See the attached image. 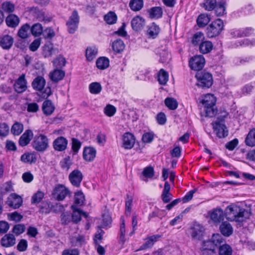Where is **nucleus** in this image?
Wrapping results in <instances>:
<instances>
[{
  "mask_svg": "<svg viewBox=\"0 0 255 255\" xmlns=\"http://www.w3.org/2000/svg\"><path fill=\"white\" fill-rule=\"evenodd\" d=\"M248 215L247 211L235 204L228 206L225 210V216L228 220L231 221H242L243 218Z\"/></svg>",
  "mask_w": 255,
  "mask_h": 255,
  "instance_id": "obj_1",
  "label": "nucleus"
},
{
  "mask_svg": "<svg viewBox=\"0 0 255 255\" xmlns=\"http://www.w3.org/2000/svg\"><path fill=\"white\" fill-rule=\"evenodd\" d=\"M228 113L225 111H221L216 121L212 123L214 131L219 138H224L228 134V130L225 124V120L228 117Z\"/></svg>",
  "mask_w": 255,
  "mask_h": 255,
  "instance_id": "obj_2",
  "label": "nucleus"
},
{
  "mask_svg": "<svg viewBox=\"0 0 255 255\" xmlns=\"http://www.w3.org/2000/svg\"><path fill=\"white\" fill-rule=\"evenodd\" d=\"M224 27L223 21L221 19L218 18L213 21L206 29L208 37L212 38L218 36L223 30Z\"/></svg>",
  "mask_w": 255,
  "mask_h": 255,
  "instance_id": "obj_3",
  "label": "nucleus"
},
{
  "mask_svg": "<svg viewBox=\"0 0 255 255\" xmlns=\"http://www.w3.org/2000/svg\"><path fill=\"white\" fill-rule=\"evenodd\" d=\"M32 145L36 151L43 152L49 146V139L46 135L40 134L35 136Z\"/></svg>",
  "mask_w": 255,
  "mask_h": 255,
  "instance_id": "obj_4",
  "label": "nucleus"
},
{
  "mask_svg": "<svg viewBox=\"0 0 255 255\" xmlns=\"http://www.w3.org/2000/svg\"><path fill=\"white\" fill-rule=\"evenodd\" d=\"M197 85L202 88H209L213 84L212 76L206 71H198L196 74Z\"/></svg>",
  "mask_w": 255,
  "mask_h": 255,
  "instance_id": "obj_5",
  "label": "nucleus"
},
{
  "mask_svg": "<svg viewBox=\"0 0 255 255\" xmlns=\"http://www.w3.org/2000/svg\"><path fill=\"white\" fill-rule=\"evenodd\" d=\"M224 242L222 236L219 234H213L210 240L204 242V248L205 250L214 251L216 247L221 246V244Z\"/></svg>",
  "mask_w": 255,
  "mask_h": 255,
  "instance_id": "obj_6",
  "label": "nucleus"
},
{
  "mask_svg": "<svg viewBox=\"0 0 255 255\" xmlns=\"http://www.w3.org/2000/svg\"><path fill=\"white\" fill-rule=\"evenodd\" d=\"M70 194L71 192L69 189L62 184L57 185L52 192L53 197L58 201H63Z\"/></svg>",
  "mask_w": 255,
  "mask_h": 255,
  "instance_id": "obj_7",
  "label": "nucleus"
},
{
  "mask_svg": "<svg viewBox=\"0 0 255 255\" xmlns=\"http://www.w3.org/2000/svg\"><path fill=\"white\" fill-rule=\"evenodd\" d=\"M205 63V58L202 55L192 57L189 62V65L191 69L195 71L201 70L204 66Z\"/></svg>",
  "mask_w": 255,
  "mask_h": 255,
  "instance_id": "obj_8",
  "label": "nucleus"
},
{
  "mask_svg": "<svg viewBox=\"0 0 255 255\" xmlns=\"http://www.w3.org/2000/svg\"><path fill=\"white\" fill-rule=\"evenodd\" d=\"M79 22V16L78 12L76 10H74L66 23L69 33H74L75 32L78 28Z\"/></svg>",
  "mask_w": 255,
  "mask_h": 255,
  "instance_id": "obj_9",
  "label": "nucleus"
},
{
  "mask_svg": "<svg viewBox=\"0 0 255 255\" xmlns=\"http://www.w3.org/2000/svg\"><path fill=\"white\" fill-rule=\"evenodd\" d=\"M6 203L9 207L13 209H17L21 206L22 199L16 194L12 193L7 198Z\"/></svg>",
  "mask_w": 255,
  "mask_h": 255,
  "instance_id": "obj_10",
  "label": "nucleus"
},
{
  "mask_svg": "<svg viewBox=\"0 0 255 255\" xmlns=\"http://www.w3.org/2000/svg\"><path fill=\"white\" fill-rule=\"evenodd\" d=\"M82 179V173L78 169L74 170L69 175V179L70 182L76 187L80 186Z\"/></svg>",
  "mask_w": 255,
  "mask_h": 255,
  "instance_id": "obj_11",
  "label": "nucleus"
},
{
  "mask_svg": "<svg viewBox=\"0 0 255 255\" xmlns=\"http://www.w3.org/2000/svg\"><path fill=\"white\" fill-rule=\"evenodd\" d=\"M204 227L198 224H195L191 229V235L194 240H200L203 236Z\"/></svg>",
  "mask_w": 255,
  "mask_h": 255,
  "instance_id": "obj_12",
  "label": "nucleus"
},
{
  "mask_svg": "<svg viewBox=\"0 0 255 255\" xmlns=\"http://www.w3.org/2000/svg\"><path fill=\"white\" fill-rule=\"evenodd\" d=\"M160 31L159 26L155 22H152L147 26L146 35L149 38H156Z\"/></svg>",
  "mask_w": 255,
  "mask_h": 255,
  "instance_id": "obj_13",
  "label": "nucleus"
},
{
  "mask_svg": "<svg viewBox=\"0 0 255 255\" xmlns=\"http://www.w3.org/2000/svg\"><path fill=\"white\" fill-rule=\"evenodd\" d=\"M14 88L15 91L18 93H22L26 90V81L24 74L21 75L16 81L14 85Z\"/></svg>",
  "mask_w": 255,
  "mask_h": 255,
  "instance_id": "obj_14",
  "label": "nucleus"
},
{
  "mask_svg": "<svg viewBox=\"0 0 255 255\" xmlns=\"http://www.w3.org/2000/svg\"><path fill=\"white\" fill-rule=\"evenodd\" d=\"M145 25L144 19L139 15L134 17L131 21V26L133 30L136 31L141 30Z\"/></svg>",
  "mask_w": 255,
  "mask_h": 255,
  "instance_id": "obj_15",
  "label": "nucleus"
},
{
  "mask_svg": "<svg viewBox=\"0 0 255 255\" xmlns=\"http://www.w3.org/2000/svg\"><path fill=\"white\" fill-rule=\"evenodd\" d=\"M123 147L126 149H131L135 143V138L132 134L127 132L123 135Z\"/></svg>",
  "mask_w": 255,
  "mask_h": 255,
  "instance_id": "obj_16",
  "label": "nucleus"
},
{
  "mask_svg": "<svg viewBox=\"0 0 255 255\" xmlns=\"http://www.w3.org/2000/svg\"><path fill=\"white\" fill-rule=\"evenodd\" d=\"M67 140L63 136L57 137L53 142V147L57 151L64 150L67 145Z\"/></svg>",
  "mask_w": 255,
  "mask_h": 255,
  "instance_id": "obj_17",
  "label": "nucleus"
},
{
  "mask_svg": "<svg viewBox=\"0 0 255 255\" xmlns=\"http://www.w3.org/2000/svg\"><path fill=\"white\" fill-rule=\"evenodd\" d=\"M15 238L13 234H7L1 238L0 243L2 247L8 248L15 245Z\"/></svg>",
  "mask_w": 255,
  "mask_h": 255,
  "instance_id": "obj_18",
  "label": "nucleus"
},
{
  "mask_svg": "<svg viewBox=\"0 0 255 255\" xmlns=\"http://www.w3.org/2000/svg\"><path fill=\"white\" fill-rule=\"evenodd\" d=\"M33 136V132L31 130H26L19 138V145L21 146L27 145L30 142Z\"/></svg>",
  "mask_w": 255,
  "mask_h": 255,
  "instance_id": "obj_19",
  "label": "nucleus"
},
{
  "mask_svg": "<svg viewBox=\"0 0 255 255\" xmlns=\"http://www.w3.org/2000/svg\"><path fill=\"white\" fill-rule=\"evenodd\" d=\"M224 212L221 208L214 209L210 214L211 219L215 223H219L224 219Z\"/></svg>",
  "mask_w": 255,
  "mask_h": 255,
  "instance_id": "obj_20",
  "label": "nucleus"
},
{
  "mask_svg": "<svg viewBox=\"0 0 255 255\" xmlns=\"http://www.w3.org/2000/svg\"><path fill=\"white\" fill-rule=\"evenodd\" d=\"M170 185L167 181H166L161 195L162 200L165 203H169L172 199V195L170 193Z\"/></svg>",
  "mask_w": 255,
  "mask_h": 255,
  "instance_id": "obj_21",
  "label": "nucleus"
},
{
  "mask_svg": "<svg viewBox=\"0 0 255 255\" xmlns=\"http://www.w3.org/2000/svg\"><path fill=\"white\" fill-rule=\"evenodd\" d=\"M46 84L44 78L42 76L36 77L32 81L31 85L36 91H42Z\"/></svg>",
  "mask_w": 255,
  "mask_h": 255,
  "instance_id": "obj_22",
  "label": "nucleus"
},
{
  "mask_svg": "<svg viewBox=\"0 0 255 255\" xmlns=\"http://www.w3.org/2000/svg\"><path fill=\"white\" fill-rule=\"evenodd\" d=\"M13 43V38L11 36L5 35L0 38V46L3 49H9Z\"/></svg>",
  "mask_w": 255,
  "mask_h": 255,
  "instance_id": "obj_23",
  "label": "nucleus"
},
{
  "mask_svg": "<svg viewBox=\"0 0 255 255\" xmlns=\"http://www.w3.org/2000/svg\"><path fill=\"white\" fill-rule=\"evenodd\" d=\"M96 155V150L93 147H86L84 148L83 156L84 159L87 161H93Z\"/></svg>",
  "mask_w": 255,
  "mask_h": 255,
  "instance_id": "obj_24",
  "label": "nucleus"
},
{
  "mask_svg": "<svg viewBox=\"0 0 255 255\" xmlns=\"http://www.w3.org/2000/svg\"><path fill=\"white\" fill-rule=\"evenodd\" d=\"M19 22V18L14 14H9L5 18V23L7 26L11 28L17 27Z\"/></svg>",
  "mask_w": 255,
  "mask_h": 255,
  "instance_id": "obj_25",
  "label": "nucleus"
},
{
  "mask_svg": "<svg viewBox=\"0 0 255 255\" xmlns=\"http://www.w3.org/2000/svg\"><path fill=\"white\" fill-rule=\"evenodd\" d=\"M220 230L221 233L226 237H229L233 232V228L232 225L227 221L224 222L221 224Z\"/></svg>",
  "mask_w": 255,
  "mask_h": 255,
  "instance_id": "obj_26",
  "label": "nucleus"
},
{
  "mask_svg": "<svg viewBox=\"0 0 255 255\" xmlns=\"http://www.w3.org/2000/svg\"><path fill=\"white\" fill-rule=\"evenodd\" d=\"M159 238H160V236L159 235H155L147 237L145 239V243L140 247V249L145 250L152 247Z\"/></svg>",
  "mask_w": 255,
  "mask_h": 255,
  "instance_id": "obj_27",
  "label": "nucleus"
},
{
  "mask_svg": "<svg viewBox=\"0 0 255 255\" xmlns=\"http://www.w3.org/2000/svg\"><path fill=\"white\" fill-rule=\"evenodd\" d=\"M71 208L73 210V214L72 216V220L74 222L77 223L81 220V216H84L86 217L87 215L86 213L83 212L79 209L76 205H73L71 206Z\"/></svg>",
  "mask_w": 255,
  "mask_h": 255,
  "instance_id": "obj_28",
  "label": "nucleus"
},
{
  "mask_svg": "<svg viewBox=\"0 0 255 255\" xmlns=\"http://www.w3.org/2000/svg\"><path fill=\"white\" fill-rule=\"evenodd\" d=\"M65 76V72L62 70L57 69L50 73L49 77L51 80L57 82L63 79Z\"/></svg>",
  "mask_w": 255,
  "mask_h": 255,
  "instance_id": "obj_29",
  "label": "nucleus"
},
{
  "mask_svg": "<svg viewBox=\"0 0 255 255\" xmlns=\"http://www.w3.org/2000/svg\"><path fill=\"white\" fill-rule=\"evenodd\" d=\"M55 107L50 100L45 101L42 104V111L47 116L51 115L54 111Z\"/></svg>",
  "mask_w": 255,
  "mask_h": 255,
  "instance_id": "obj_30",
  "label": "nucleus"
},
{
  "mask_svg": "<svg viewBox=\"0 0 255 255\" xmlns=\"http://www.w3.org/2000/svg\"><path fill=\"white\" fill-rule=\"evenodd\" d=\"M213 47V45L211 41L205 40L199 46V50L202 54H207L211 52Z\"/></svg>",
  "mask_w": 255,
  "mask_h": 255,
  "instance_id": "obj_31",
  "label": "nucleus"
},
{
  "mask_svg": "<svg viewBox=\"0 0 255 255\" xmlns=\"http://www.w3.org/2000/svg\"><path fill=\"white\" fill-rule=\"evenodd\" d=\"M201 102L203 106L210 105L214 106V105L216 104V98L213 95L208 94L202 97Z\"/></svg>",
  "mask_w": 255,
  "mask_h": 255,
  "instance_id": "obj_32",
  "label": "nucleus"
},
{
  "mask_svg": "<svg viewBox=\"0 0 255 255\" xmlns=\"http://www.w3.org/2000/svg\"><path fill=\"white\" fill-rule=\"evenodd\" d=\"M148 13L150 18L158 19L161 17L163 11L161 7L155 6L151 8L148 10Z\"/></svg>",
  "mask_w": 255,
  "mask_h": 255,
  "instance_id": "obj_33",
  "label": "nucleus"
},
{
  "mask_svg": "<svg viewBox=\"0 0 255 255\" xmlns=\"http://www.w3.org/2000/svg\"><path fill=\"white\" fill-rule=\"evenodd\" d=\"M20 159L24 163H32L36 161V156L34 153L26 152L21 155Z\"/></svg>",
  "mask_w": 255,
  "mask_h": 255,
  "instance_id": "obj_34",
  "label": "nucleus"
},
{
  "mask_svg": "<svg viewBox=\"0 0 255 255\" xmlns=\"http://www.w3.org/2000/svg\"><path fill=\"white\" fill-rule=\"evenodd\" d=\"M129 6L134 11H139L143 6V0H130Z\"/></svg>",
  "mask_w": 255,
  "mask_h": 255,
  "instance_id": "obj_35",
  "label": "nucleus"
},
{
  "mask_svg": "<svg viewBox=\"0 0 255 255\" xmlns=\"http://www.w3.org/2000/svg\"><path fill=\"white\" fill-rule=\"evenodd\" d=\"M98 50L95 46L88 47L86 50V57L89 61H92L96 58Z\"/></svg>",
  "mask_w": 255,
  "mask_h": 255,
  "instance_id": "obj_36",
  "label": "nucleus"
},
{
  "mask_svg": "<svg viewBox=\"0 0 255 255\" xmlns=\"http://www.w3.org/2000/svg\"><path fill=\"white\" fill-rule=\"evenodd\" d=\"M245 142L249 146H255V128H253L249 132L246 138Z\"/></svg>",
  "mask_w": 255,
  "mask_h": 255,
  "instance_id": "obj_37",
  "label": "nucleus"
},
{
  "mask_svg": "<svg viewBox=\"0 0 255 255\" xmlns=\"http://www.w3.org/2000/svg\"><path fill=\"white\" fill-rule=\"evenodd\" d=\"M204 34L201 32H197L193 35L192 43L194 46H199L204 41Z\"/></svg>",
  "mask_w": 255,
  "mask_h": 255,
  "instance_id": "obj_38",
  "label": "nucleus"
},
{
  "mask_svg": "<svg viewBox=\"0 0 255 255\" xmlns=\"http://www.w3.org/2000/svg\"><path fill=\"white\" fill-rule=\"evenodd\" d=\"M210 21V17L209 15L202 13L199 15L197 19V24L200 27H204Z\"/></svg>",
  "mask_w": 255,
  "mask_h": 255,
  "instance_id": "obj_39",
  "label": "nucleus"
},
{
  "mask_svg": "<svg viewBox=\"0 0 255 255\" xmlns=\"http://www.w3.org/2000/svg\"><path fill=\"white\" fill-rule=\"evenodd\" d=\"M109 60L105 57L99 58L96 61V65L98 69L104 70L109 66Z\"/></svg>",
  "mask_w": 255,
  "mask_h": 255,
  "instance_id": "obj_40",
  "label": "nucleus"
},
{
  "mask_svg": "<svg viewBox=\"0 0 255 255\" xmlns=\"http://www.w3.org/2000/svg\"><path fill=\"white\" fill-rule=\"evenodd\" d=\"M204 111L205 112V116L208 117H213L215 116L217 113V109L216 104L214 106H204Z\"/></svg>",
  "mask_w": 255,
  "mask_h": 255,
  "instance_id": "obj_41",
  "label": "nucleus"
},
{
  "mask_svg": "<svg viewBox=\"0 0 255 255\" xmlns=\"http://www.w3.org/2000/svg\"><path fill=\"white\" fill-rule=\"evenodd\" d=\"M125 44L120 39H117L113 43L112 48L113 50L117 53H120L125 49Z\"/></svg>",
  "mask_w": 255,
  "mask_h": 255,
  "instance_id": "obj_42",
  "label": "nucleus"
},
{
  "mask_svg": "<svg viewBox=\"0 0 255 255\" xmlns=\"http://www.w3.org/2000/svg\"><path fill=\"white\" fill-rule=\"evenodd\" d=\"M74 201L75 204L79 206L83 205L85 201V196L81 191H77L74 194Z\"/></svg>",
  "mask_w": 255,
  "mask_h": 255,
  "instance_id": "obj_43",
  "label": "nucleus"
},
{
  "mask_svg": "<svg viewBox=\"0 0 255 255\" xmlns=\"http://www.w3.org/2000/svg\"><path fill=\"white\" fill-rule=\"evenodd\" d=\"M1 8L5 12L9 13L14 11L15 5L10 1H5L1 4Z\"/></svg>",
  "mask_w": 255,
  "mask_h": 255,
  "instance_id": "obj_44",
  "label": "nucleus"
},
{
  "mask_svg": "<svg viewBox=\"0 0 255 255\" xmlns=\"http://www.w3.org/2000/svg\"><path fill=\"white\" fill-rule=\"evenodd\" d=\"M168 80V74L163 69H160L158 75V81L160 84L165 85Z\"/></svg>",
  "mask_w": 255,
  "mask_h": 255,
  "instance_id": "obj_45",
  "label": "nucleus"
},
{
  "mask_svg": "<svg viewBox=\"0 0 255 255\" xmlns=\"http://www.w3.org/2000/svg\"><path fill=\"white\" fill-rule=\"evenodd\" d=\"M90 92L93 94H99L102 89L101 85L98 82H93L89 85Z\"/></svg>",
  "mask_w": 255,
  "mask_h": 255,
  "instance_id": "obj_46",
  "label": "nucleus"
},
{
  "mask_svg": "<svg viewBox=\"0 0 255 255\" xmlns=\"http://www.w3.org/2000/svg\"><path fill=\"white\" fill-rule=\"evenodd\" d=\"M30 13L34 17H36L39 20L44 21V13L37 7H33L30 9Z\"/></svg>",
  "mask_w": 255,
  "mask_h": 255,
  "instance_id": "obj_47",
  "label": "nucleus"
},
{
  "mask_svg": "<svg viewBox=\"0 0 255 255\" xmlns=\"http://www.w3.org/2000/svg\"><path fill=\"white\" fill-rule=\"evenodd\" d=\"M23 126L21 123L16 122L11 127V132L15 135H18L22 132Z\"/></svg>",
  "mask_w": 255,
  "mask_h": 255,
  "instance_id": "obj_48",
  "label": "nucleus"
},
{
  "mask_svg": "<svg viewBox=\"0 0 255 255\" xmlns=\"http://www.w3.org/2000/svg\"><path fill=\"white\" fill-rule=\"evenodd\" d=\"M165 104L170 110H174L178 107L177 101L173 98H167L164 101Z\"/></svg>",
  "mask_w": 255,
  "mask_h": 255,
  "instance_id": "obj_49",
  "label": "nucleus"
},
{
  "mask_svg": "<svg viewBox=\"0 0 255 255\" xmlns=\"http://www.w3.org/2000/svg\"><path fill=\"white\" fill-rule=\"evenodd\" d=\"M52 44H46L44 46L43 53L45 57L51 56L57 52Z\"/></svg>",
  "mask_w": 255,
  "mask_h": 255,
  "instance_id": "obj_50",
  "label": "nucleus"
},
{
  "mask_svg": "<svg viewBox=\"0 0 255 255\" xmlns=\"http://www.w3.org/2000/svg\"><path fill=\"white\" fill-rule=\"evenodd\" d=\"M31 32L32 34L35 36H40L43 32L42 25L39 23L33 24L31 27Z\"/></svg>",
  "mask_w": 255,
  "mask_h": 255,
  "instance_id": "obj_51",
  "label": "nucleus"
},
{
  "mask_svg": "<svg viewBox=\"0 0 255 255\" xmlns=\"http://www.w3.org/2000/svg\"><path fill=\"white\" fill-rule=\"evenodd\" d=\"M104 20L108 24H113L116 22L117 16L115 12L110 11L105 15Z\"/></svg>",
  "mask_w": 255,
  "mask_h": 255,
  "instance_id": "obj_52",
  "label": "nucleus"
},
{
  "mask_svg": "<svg viewBox=\"0 0 255 255\" xmlns=\"http://www.w3.org/2000/svg\"><path fill=\"white\" fill-rule=\"evenodd\" d=\"M232 248L227 244L221 246L219 250V255H232Z\"/></svg>",
  "mask_w": 255,
  "mask_h": 255,
  "instance_id": "obj_53",
  "label": "nucleus"
},
{
  "mask_svg": "<svg viewBox=\"0 0 255 255\" xmlns=\"http://www.w3.org/2000/svg\"><path fill=\"white\" fill-rule=\"evenodd\" d=\"M30 29V25L28 24H25L22 25L18 31V35L22 39H25L28 37V31Z\"/></svg>",
  "mask_w": 255,
  "mask_h": 255,
  "instance_id": "obj_54",
  "label": "nucleus"
},
{
  "mask_svg": "<svg viewBox=\"0 0 255 255\" xmlns=\"http://www.w3.org/2000/svg\"><path fill=\"white\" fill-rule=\"evenodd\" d=\"M217 5L216 0H205L202 3V6L207 10H212Z\"/></svg>",
  "mask_w": 255,
  "mask_h": 255,
  "instance_id": "obj_55",
  "label": "nucleus"
},
{
  "mask_svg": "<svg viewBox=\"0 0 255 255\" xmlns=\"http://www.w3.org/2000/svg\"><path fill=\"white\" fill-rule=\"evenodd\" d=\"M239 44L237 46H249L254 47L255 46V39H244L238 41Z\"/></svg>",
  "mask_w": 255,
  "mask_h": 255,
  "instance_id": "obj_56",
  "label": "nucleus"
},
{
  "mask_svg": "<svg viewBox=\"0 0 255 255\" xmlns=\"http://www.w3.org/2000/svg\"><path fill=\"white\" fill-rule=\"evenodd\" d=\"M225 3V2L223 1L219 3L216 5L215 13L217 16H222L225 14L226 11Z\"/></svg>",
  "mask_w": 255,
  "mask_h": 255,
  "instance_id": "obj_57",
  "label": "nucleus"
},
{
  "mask_svg": "<svg viewBox=\"0 0 255 255\" xmlns=\"http://www.w3.org/2000/svg\"><path fill=\"white\" fill-rule=\"evenodd\" d=\"M66 63L65 59L61 56L57 57L53 61V65L57 69L61 68L64 67Z\"/></svg>",
  "mask_w": 255,
  "mask_h": 255,
  "instance_id": "obj_58",
  "label": "nucleus"
},
{
  "mask_svg": "<svg viewBox=\"0 0 255 255\" xmlns=\"http://www.w3.org/2000/svg\"><path fill=\"white\" fill-rule=\"evenodd\" d=\"M1 194L10 192L13 191L12 184L11 181L3 183L0 187Z\"/></svg>",
  "mask_w": 255,
  "mask_h": 255,
  "instance_id": "obj_59",
  "label": "nucleus"
},
{
  "mask_svg": "<svg viewBox=\"0 0 255 255\" xmlns=\"http://www.w3.org/2000/svg\"><path fill=\"white\" fill-rule=\"evenodd\" d=\"M117 111V109L114 106L109 104L104 108V113L108 117H111L113 116Z\"/></svg>",
  "mask_w": 255,
  "mask_h": 255,
  "instance_id": "obj_60",
  "label": "nucleus"
},
{
  "mask_svg": "<svg viewBox=\"0 0 255 255\" xmlns=\"http://www.w3.org/2000/svg\"><path fill=\"white\" fill-rule=\"evenodd\" d=\"M44 193L40 191H37L31 198V202L33 204L39 203L44 197Z\"/></svg>",
  "mask_w": 255,
  "mask_h": 255,
  "instance_id": "obj_61",
  "label": "nucleus"
},
{
  "mask_svg": "<svg viewBox=\"0 0 255 255\" xmlns=\"http://www.w3.org/2000/svg\"><path fill=\"white\" fill-rule=\"evenodd\" d=\"M41 39L40 38L35 39L29 46V49L32 52L36 51L40 46Z\"/></svg>",
  "mask_w": 255,
  "mask_h": 255,
  "instance_id": "obj_62",
  "label": "nucleus"
},
{
  "mask_svg": "<svg viewBox=\"0 0 255 255\" xmlns=\"http://www.w3.org/2000/svg\"><path fill=\"white\" fill-rule=\"evenodd\" d=\"M22 217V216L17 212H14L8 215L9 220L13 221L16 222L20 221Z\"/></svg>",
  "mask_w": 255,
  "mask_h": 255,
  "instance_id": "obj_63",
  "label": "nucleus"
},
{
  "mask_svg": "<svg viewBox=\"0 0 255 255\" xmlns=\"http://www.w3.org/2000/svg\"><path fill=\"white\" fill-rule=\"evenodd\" d=\"M79 251L76 249H65L62 252L61 255H79Z\"/></svg>",
  "mask_w": 255,
  "mask_h": 255,
  "instance_id": "obj_64",
  "label": "nucleus"
}]
</instances>
